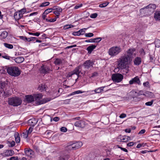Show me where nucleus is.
I'll use <instances>...</instances> for the list:
<instances>
[{
    "instance_id": "61",
    "label": "nucleus",
    "mask_w": 160,
    "mask_h": 160,
    "mask_svg": "<svg viewBox=\"0 0 160 160\" xmlns=\"http://www.w3.org/2000/svg\"><path fill=\"white\" fill-rule=\"evenodd\" d=\"M146 132V130L144 129H142L138 133V134H142Z\"/></svg>"
},
{
    "instance_id": "50",
    "label": "nucleus",
    "mask_w": 160,
    "mask_h": 160,
    "mask_svg": "<svg viewBox=\"0 0 160 160\" xmlns=\"http://www.w3.org/2000/svg\"><path fill=\"white\" fill-rule=\"evenodd\" d=\"M26 9L25 8H23L20 10L18 11V12H20V14H22V17L23 14L26 12Z\"/></svg>"
},
{
    "instance_id": "30",
    "label": "nucleus",
    "mask_w": 160,
    "mask_h": 160,
    "mask_svg": "<svg viewBox=\"0 0 160 160\" xmlns=\"http://www.w3.org/2000/svg\"><path fill=\"white\" fill-rule=\"evenodd\" d=\"M85 92V91H83L82 92V91L81 90H77V91H75V92H72L71 94H69L68 95V96H72V95H75V94H76L82 93L84 92Z\"/></svg>"
},
{
    "instance_id": "10",
    "label": "nucleus",
    "mask_w": 160,
    "mask_h": 160,
    "mask_svg": "<svg viewBox=\"0 0 160 160\" xmlns=\"http://www.w3.org/2000/svg\"><path fill=\"white\" fill-rule=\"evenodd\" d=\"M93 64V62L92 61L87 60L84 63L83 66L85 68L88 69L92 67Z\"/></svg>"
},
{
    "instance_id": "54",
    "label": "nucleus",
    "mask_w": 160,
    "mask_h": 160,
    "mask_svg": "<svg viewBox=\"0 0 160 160\" xmlns=\"http://www.w3.org/2000/svg\"><path fill=\"white\" fill-rule=\"evenodd\" d=\"M98 16V14L96 13H94L91 14L90 16V17L92 18H95Z\"/></svg>"
},
{
    "instance_id": "51",
    "label": "nucleus",
    "mask_w": 160,
    "mask_h": 160,
    "mask_svg": "<svg viewBox=\"0 0 160 160\" xmlns=\"http://www.w3.org/2000/svg\"><path fill=\"white\" fill-rule=\"evenodd\" d=\"M143 85L144 87L145 88L149 87L150 86L149 82L148 81L144 82L143 83Z\"/></svg>"
},
{
    "instance_id": "19",
    "label": "nucleus",
    "mask_w": 160,
    "mask_h": 160,
    "mask_svg": "<svg viewBox=\"0 0 160 160\" xmlns=\"http://www.w3.org/2000/svg\"><path fill=\"white\" fill-rule=\"evenodd\" d=\"M26 100L28 103H31L34 101V98L31 95H28L26 96Z\"/></svg>"
},
{
    "instance_id": "27",
    "label": "nucleus",
    "mask_w": 160,
    "mask_h": 160,
    "mask_svg": "<svg viewBox=\"0 0 160 160\" xmlns=\"http://www.w3.org/2000/svg\"><path fill=\"white\" fill-rule=\"evenodd\" d=\"M105 87V86H103L97 88L94 90V91L96 93H100L103 91V89Z\"/></svg>"
},
{
    "instance_id": "37",
    "label": "nucleus",
    "mask_w": 160,
    "mask_h": 160,
    "mask_svg": "<svg viewBox=\"0 0 160 160\" xmlns=\"http://www.w3.org/2000/svg\"><path fill=\"white\" fill-rule=\"evenodd\" d=\"M2 57L7 60H10L13 59V57L8 56L7 54H5V55H2Z\"/></svg>"
},
{
    "instance_id": "52",
    "label": "nucleus",
    "mask_w": 160,
    "mask_h": 160,
    "mask_svg": "<svg viewBox=\"0 0 160 160\" xmlns=\"http://www.w3.org/2000/svg\"><path fill=\"white\" fill-rule=\"evenodd\" d=\"M33 130V128L32 127H30L28 129V130H26V131L27 132V133L28 135L30 134L31 132H32Z\"/></svg>"
},
{
    "instance_id": "20",
    "label": "nucleus",
    "mask_w": 160,
    "mask_h": 160,
    "mask_svg": "<svg viewBox=\"0 0 160 160\" xmlns=\"http://www.w3.org/2000/svg\"><path fill=\"white\" fill-rule=\"evenodd\" d=\"M96 46L95 45H92L88 46L86 49L88 51V53L89 54H91L92 51L96 48Z\"/></svg>"
},
{
    "instance_id": "49",
    "label": "nucleus",
    "mask_w": 160,
    "mask_h": 160,
    "mask_svg": "<svg viewBox=\"0 0 160 160\" xmlns=\"http://www.w3.org/2000/svg\"><path fill=\"white\" fill-rule=\"evenodd\" d=\"M85 36L86 37H93L94 35L92 33H86L85 34Z\"/></svg>"
},
{
    "instance_id": "17",
    "label": "nucleus",
    "mask_w": 160,
    "mask_h": 160,
    "mask_svg": "<svg viewBox=\"0 0 160 160\" xmlns=\"http://www.w3.org/2000/svg\"><path fill=\"white\" fill-rule=\"evenodd\" d=\"M18 11L14 13V18L15 20H18L21 18L22 17V14H20Z\"/></svg>"
},
{
    "instance_id": "45",
    "label": "nucleus",
    "mask_w": 160,
    "mask_h": 160,
    "mask_svg": "<svg viewBox=\"0 0 160 160\" xmlns=\"http://www.w3.org/2000/svg\"><path fill=\"white\" fill-rule=\"evenodd\" d=\"M153 102L154 100H152L150 102H148L145 103V105L147 106H151L153 104Z\"/></svg>"
},
{
    "instance_id": "59",
    "label": "nucleus",
    "mask_w": 160,
    "mask_h": 160,
    "mask_svg": "<svg viewBox=\"0 0 160 160\" xmlns=\"http://www.w3.org/2000/svg\"><path fill=\"white\" fill-rule=\"evenodd\" d=\"M55 10L59 12L60 13L62 11V9L60 7H58L56 8Z\"/></svg>"
},
{
    "instance_id": "22",
    "label": "nucleus",
    "mask_w": 160,
    "mask_h": 160,
    "mask_svg": "<svg viewBox=\"0 0 160 160\" xmlns=\"http://www.w3.org/2000/svg\"><path fill=\"white\" fill-rule=\"evenodd\" d=\"M141 63V59L140 57H137L135 58L134 61V64L138 66Z\"/></svg>"
},
{
    "instance_id": "47",
    "label": "nucleus",
    "mask_w": 160,
    "mask_h": 160,
    "mask_svg": "<svg viewBox=\"0 0 160 160\" xmlns=\"http://www.w3.org/2000/svg\"><path fill=\"white\" fill-rule=\"evenodd\" d=\"M57 19V18L56 17L53 19H48L47 18H46V21L47 22H55L56 20V19Z\"/></svg>"
},
{
    "instance_id": "43",
    "label": "nucleus",
    "mask_w": 160,
    "mask_h": 160,
    "mask_svg": "<svg viewBox=\"0 0 160 160\" xmlns=\"http://www.w3.org/2000/svg\"><path fill=\"white\" fill-rule=\"evenodd\" d=\"M108 2H106L102 4H101L99 5V7L100 8H104L107 6L108 4Z\"/></svg>"
},
{
    "instance_id": "3",
    "label": "nucleus",
    "mask_w": 160,
    "mask_h": 160,
    "mask_svg": "<svg viewBox=\"0 0 160 160\" xmlns=\"http://www.w3.org/2000/svg\"><path fill=\"white\" fill-rule=\"evenodd\" d=\"M8 73L10 75L14 76L17 77L21 74V72L18 67L12 66L9 67L7 69Z\"/></svg>"
},
{
    "instance_id": "33",
    "label": "nucleus",
    "mask_w": 160,
    "mask_h": 160,
    "mask_svg": "<svg viewBox=\"0 0 160 160\" xmlns=\"http://www.w3.org/2000/svg\"><path fill=\"white\" fill-rule=\"evenodd\" d=\"M46 87V86L44 85L41 84V86L38 87V89L39 90L41 91L44 90L46 91L47 90Z\"/></svg>"
},
{
    "instance_id": "63",
    "label": "nucleus",
    "mask_w": 160,
    "mask_h": 160,
    "mask_svg": "<svg viewBox=\"0 0 160 160\" xmlns=\"http://www.w3.org/2000/svg\"><path fill=\"white\" fill-rule=\"evenodd\" d=\"M19 37L21 39L26 42V37L24 36H20Z\"/></svg>"
},
{
    "instance_id": "58",
    "label": "nucleus",
    "mask_w": 160,
    "mask_h": 160,
    "mask_svg": "<svg viewBox=\"0 0 160 160\" xmlns=\"http://www.w3.org/2000/svg\"><path fill=\"white\" fill-rule=\"evenodd\" d=\"M72 35L74 36H80V35L79 31L73 32L72 33Z\"/></svg>"
},
{
    "instance_id": "25",
    "label": "nucleus",
    "mask_w": 160,
    "mask_h": 160,
    "mask_svg": "<svg viewBox=\"0 0 160 160\" xmlns=\"http://www.w3.org/2000/svg\"><path fill=\"white\" fill-rule=\"evenodd\" d=\"M130 139V137L126 136H122L120 138L121 141L122 142H127Z\"/></svg>"
},
{
    "instance_id": "21",
    "label": "nucleus",
    "mask_w": 160,
    "mask_h": 160,
    "mask_svg": "<svg viewBox=\"0 0 160 160\" xmlns=\"http://www.w3.org/2000/svg\"><path fill=\"white\" fill-rule=\"evenodd\" d=\"M24 59V58L22 57H18L14 59L15 62L18 63L22 62Z\"/></svg>"
},
{
    "instance_id": "48",
    "label": "nucleus",
    "mask_w": 160,
    "mask_h": 160,
    "mask_svg": "<svg viewBox=\"0 0 160 160\" xmlns=\"http://www.w3.org/2000/svg\"><path fill=\"white\" fill-rule=\"evenodd\" d=\"M102 40L101 38H93V42H98Z\"/></svg>"
},
{
    "instance_id": "28",
    "label": "nucleus",
    "mask_w": 160,
    "mask_h": 160,
    "mask_svg": "<svg viewBox=\"0 0 160 160\" xmlns=\"http://www.w3.org/2000/svg\"><path fill=\"white\" fill-rule=\"evenodd\" d=\"M43 95L41 93H36L34 95V97L35 100H39L42 98Z\"/></svg>"
},
{
    "instance_id": "4",
    "label": "nucleus",
    "mask_w": 160,
    "mask_h": 160,
    "mask_svg": "<svg viewBox=\"0 0 160 160\" xmlns=\"http://www.w3.org/2000/svg\"><path fill=\"white\" fill-rule=\"evenodd\" d=\"M122 50V49L120 47L114 46L109 49L108 54L111 57H114L119 54Z\"/></svg>"
},
{
    "instance_id": "64",
    "label": "nucleus",
    "mask_w": 160,
    "mask_h": 160,
    "mask_svg": "<svg viewBox=\"0 0 160 160\" xmlns=\"http://www.w3.org/2000/svg\"><path fill=\"white\" fill-rule=\"evenodd\" d=\"M85 42H93V38H91L88 40H86L85 41Z\"/></svg>"
},
{
    "instance_id": "18",
    "label": "nucleus",
    "mask_w": 160,
    "mask_h": 160,
    "mask_svg": "<svg viewBox=\"0 0 160 160\" xmlns=\"http://www.w3.org/2000/svg\"><path fill=\"white\" fill-rule=\"evenodd\" d=\"M7 85V84L4 82H0V91L2 92H4V90L6 89V87Z\"/></svg>"
},
{
    "instance_id": "14",
    "label": "nucleus",
    "mask_w": 160,
    "mask_h": 160,
    "mask_svg": "<svg viewBox=\"0 0 160 160\" xmlns=\"http://www.w3.org/2000/svg\"><path fill=\"white\" fill-rule=\"evenodd\" d=\"M14 154V152L12 150H7L1 154L2 156L4 157L11 156Z\"/></svg>"
},
{
    "instance_id": "15",
    "label": "nucleus",
    "mask_w": 160,
    "mask_h": 160,
    "mask_svg": "<svg viewBox=\"0 0 160 160\" xmlns=\"http://www.w3.org/2000/svg\"><path fill=\"white\" fill-rule=\"evenodd\" d=\"M72 147L74 150H76L80 148L82 145V143L81 142H78L74 143H72Z\"/></svg>"
},
{
    "instance_id": "7",
    "label": "nucleus",
    "mask_w": 160,
    "mask_h": 160,
    "mask_svg": "<svg viewBox=\"0 0 160 160\" xmlns=\"http://www.w3.org/2000/svg\"><path fill=\"white\" fill-rule=\"evenodd\" d=\"M156 8V6L154 4H150L146 7L141 8L140 9V11L141 12H143V10H145V11L148 12V11H150L153 12V11Z\"/></svg>"
},
{
    "instance_id": "6",
    "label": "nucleus",
    "mask_w": 160,
    "mask_h": 160,
    "mask_svg": "<svg viewBox=\"0 0 160 160\" xmlns=\"http://www.w3.org/2000/svg\"><path fill=\"white\" fill-rule=\"evenodd\" d=\"M123 76L121 74L116 73L113 74L112 76V79L115 83H119L122 81Z\"/></svg>"
},
{
    "instance_id": "5",
    "label": "nucleus",
    "mask_w": 160,
    "mask_h": 160,
    "mask_svg": "<svg viewBox=\"0 0 160 160\" xmlns=\"http://www.w3.org/2000/svg\"><path fill=\"white\" fill-rule=\"evenodd\" d=\"M124 55L128 58L130 60V58H132L135 57L136 55V49L135 48H130L128 49Z\"/></svg>"
},
{
    "instance_id": "32",
    "label": "nucleus",
    "mask_w": 160,
    "mask_h": 160,
    "mask_svg": "<svg viewBox=\"0 0 160 160\" xmlns=\"http://www.w3.org/2000/svg\"><path fill=\"white\" fill-rule=\"evenodd\" d=\"M50 99L49 98H44L42 100L40 101V102H39V104H41L45 103L47 102H48L50 101Z\"/></svg>"
},
{
    "instance_id": "29",
    "label": "nucleus",
    "mask_w": 160,
    "mask_h": 160,
    "mask_svg": "<svg viewBox=\"0 0 160 160\" xmlns=\"http://www.w3.org/2000/svg\"><path fill=\"white\" fill-rule=\"evenodd\" d=\"M152 93L150 92L147 91L145 93L143 92V91H140L138 93V96L143 95H144L147 96V94H150L151 95L152 94Z\"/></svg>"
},
{
    "instance_id": "44",
    "label": "nucleus",
    "mask_w": 160,
    "mask_h": 160,
    "mask_svg": "<svg viewBox=\"0 0 160 160\" xmlns=\"http://www.w3.org/2000/svg\"><path fill=\"white\" fill-rule=\"evenodd\" d=\"M53 10V9L51 8H48L44 12H45V14L46 13L47 15L49 13L51 12Z\"/></svg>"
},
{
    "instance_id": "1",
    "label": "nucleus",
    "mask_w": 160,
    "mask_h": 160,
    "mask_svg": "<svg viewBox=\"0 0 160 160\" xmlns=\"http://www.w3.org/2000/svg\"><path fill=\"white\" fill-rule=\"evenodd\" d=\"M129 60L124 54L121 56L117 60L118 67L120 69H124L128 67Z\"/></svg>"
},
{
    "instance_id": "2",
    "label": "nucleus",
    "mask_w": 160,
    "mask_h": 160,
    "mask_svg": "<svg viewBox=\"0 0 160 160\" xmlns=\"http://www.w3.org/2000/svg\"><path fill=\"white\" fill-rule=\"evenodd\" d=\"M8 102L10 105L13 107H18L21 105L22 100L21 98L19 97H15L9 98Z\"/></svg>"
},
{
    "instance_id": "35",
    "label": "nucleus",
    "mask_w": 160,
    "mask_h": 160,
    "mask_svg": "<svg viewBox=\"0 0 160 160\" xmlns=\"http://www.w3.org/2000/svg\"><path fill=\"white\" fill-rule=\"evenodd\" d=\"M14 136L16 142L17 143H19L20 141V138L19 134H15Z\"/></svg>"
},
{
    "instance_id": "13",
    "label": "nucleus",
    "mask_w": 160,
    "mask_h": 160,
    "mask_svg": "<svg viewBox=\"0 0 160 160\" xmlns=\"http://www.w3.org/2000/svg\"><path fill=\"white\" fill-rule=\"evenodd\" d=\"M74 125L76 127L83 128L85 126V122L83 120H80L75 122Z\"/></svg>"
},
{
    "instance_id": "55",
    "label": "nucleus",
    "mask_w": 160,
    "mask_h": 160,
    "mask_svg": "<svg viewBox=\"0 0 160 160\" xmlns=\"http://www.w3.org/2000/svg\"><path fill=\"white\" fill-rule=\"evenodd\" d=\"M117 147H118V148H120L124 152H128V150L125 148H122L119 146V145H117Z\"/></svg>"
},
{
    "instance_id": "56",
    "label": "nucleus",
    "mask_w": 160,
    "mask_h": 160,
    "mask_svg": "<svg viewBox=\"0 0 160 160\" xmlns=\"http://www.w3.org/2000/svg\"><path fill=\"white\" fill-rule=\"evenodd\" d=\"M56 15V18H57L59 17V16L60 15V13L56 11L53 12Z\"/></svg>"
},
{
    "instance_id": "23",
    "label": "nucleus",
    "mask_w": 160,
    "mask_h": 160,
    "mask_svg": "<svg viewBox=\"0 0 160 160\" xmlns=\"http://www.w3.org/2000/svg\"><path fill=\"white\" fill-rule=\"evenodd\" d=\"M8 35V32L6 31H3L0 35V38L1 39H5Z\"/></svg>"
},
{
    "instance_id": "41",
    "label": "nucleus",
    "mask_w": 160,
    "mask_h": 160,
    "mask_svg": "<svg viewBox=\"0 0 160 160\" xmlns=\"http://www.w3.org/2000/svg\"><path fill=\"white\" fill-rule=\"evenodd\" d=\"M69 158V156L68 155H66L64 157H60L58 160H68Z\"/></svg>"
},
{
    "instance_id": "53",
    "label": "nucleus",
    "mask_w": 160,
    "mask_h": 160,
    "mask_svg": "<svg viewBox=\"0 0 160 160\" xmlns=\"http://www.w3.org/2000/svg\"><path fill=\"white\" fill-rule=\"evenodd\" d=\"M7 160H18V157H12L8 159Z\"/></svg>"
},
{
    "instance_id": "34",
    "label": "nucleus",
    "mask_w": 160,
    "mask_h": 160,
    "mask_svg": "<svg viewBox=\"0 0 160 160\" xmlns=\"http://www.w3.org/2000/svg\"><path fill=\"white\" fill-rule=\"evenodd\" d=\"M4 46L6 48L10 49H12L13 48V46L12 45L6 43H4L3 44Z\"/></svg>"
},
{
    "instance_id": "36",
    "label": "nucleus",
    "mask_w": 160,
    "mask_h": 160,
    "mask_svg": "<svg viewBox=\"0 0 160 160\" xmlns=\"http://www.w3.org/2000/svg\"><path fill=\"white\" fill-rule=\"evenodd\" d=\"M139 52L140 53V56L142 57H143L145 54V52L144 49L142 48L140 50Z\"/></svg>"
},
{
    "instance_id": "60",
    "label": "nucleus",
    "mask_w": 160,
    "mask_h": 160,
    "mask_svg": "<svg viewBox=\"0 0 160 160\" xmlns=\"http://www.w3.org/2000/svg\"><path fill=\"white\" fill-rule=\"evenodd\" d=\"M134 142H131L127 143V146L128 147H131L133 146L134 144Z\"/></svg>"
},
{
    "instance_id": "16",
    "label": "nucleus",
    "mask_w": 160,
    "mask_h": 160,
    "mask_svg": "<svg viewBox=\"0 0 160 160\" xmlns=\"http://www.w3.org/2000/svg\"><path fill=\"white\" fill-rule=\"evenodd\" d=\"M38 121L37 119L32 118L29 119L28 121V123L29 125L31 126H34L37 123Z\"/></svg>"
},
{
    "instance_id": "9",
    "label": "nucleus",
    "mask_w": 160,
    "mask_h": 160,
    "mask_svg": "<svg viewBox=\"0 0 160 160\" xmlns=\"http://www.w3.org/2000/svg\"><path fill=\"white\" fill-rule=\"evenodd\" d=\"M129 84L130 85L135 84L141 85V83L139 77L138 76H136L129 81Z\"/></svg>"
},
{
    "instance_id": "40",
    "label": "nucleus",
    "mask_w": 160,
    "mask_h": 160,
    "mask_svg": "<svg viewBox=\"0 0 160 160\" xmlns=\"http://www.w3.org/2000/svg\"><path fill=\"white\" fill-rule=\"evenodd\" d=\"M88 28H84L82 29H81L79 30V32L80 34V35H83L84 34L85 31L87 29H88Z\"/></svg>"
},
{
    "instance_id": "11",
    "label": "nucleus",
    "mask_w": 160,
    "mask_h": 160,
    "mask_svg": "<svg viewBox=\"0 0 160 160\" xmlns=\"http://www.w3.org/2000/svg\"><path fill=\"white\" fill-rule=\"evenodd\" d=\"M50 71V68L46 65L42 66L40 69V72L44 74L48 73Z\"/></svg>"
},
{
    "instance_id": "12",
    "label": "nucleus",
    "mask_w": 160,
    "mask_h": 160,
    "mask_svg": "<svg viewBox=\"0 0 160 160\" xmlns=\"http://www.w3.org/2000/svg\"><path fill=\"white\" fill-rule=\"evenodd\" d=\"M25 153L26 155L30 157H32L34 156V152L31 149L25 148L24 150Z\"/></svg>"
},
{
    "instance_id": "62",
    "label": "nucleus",
    "mask_w": 160,
    "mask_h": 160,
    "mask_svg": "<svg viewBox=\"0 0 160 160\" xmlns=\"http://www.w3.org/2000/svg\"><path fill=\"white\" fill-rule=\"evenodd\" d=\"M126 117V115L124 113H122L119 116L120 118H125Z\"/></svg>"
},
{
    "instance_id": "8",
    "label": "nucleus",
    "mask_w": 160,
    "mask_h": 160,
    "mask_svg": "<svg viewBox=\"0 0 160 160\" xmlns=\"http://www.w3.org/2000/svg\"><path fill=\"white\" fill-rule=\"evenodd\" d=\"M80 72L79 68L77 67L72 72L69 73L67 74V77L69 78L71 77L74 74H76L77 76V78L76 80H77L78 78Z\"/></svg>"
},
{
    "instance_id": "57",
    "label": "nucleus",
    "mask_w": 160,
    "mask_h": 160,
    "mask_svg": "<svg viewBox=\"0 0 160 160\" xmlns=\"http://www.w3.org/2000/svg\"><path fill=\"white\" fill-rule=\"evenodd\" d=\"M60 130L61 132H66L67 131V128L64 127H62L60 129Z\"/></svg>"
},
{
    "instance_id": "31",
    "label": "nucleus",
    "mask_w": 160,
    "mask_h": 160,
    "mask_svg": "<svg viewBox=\"0 0 160 160\" xmlns=\"http://www.w3.org/2000/svg\"><path fill=\"white\" fill-rule=\"evenodd\" d=\"M154 43L156 47L158 48L160 47V39H155Z\"/></svg>"
},
{
    "instance_id": "38",
    "label": "nucleus",
    "mask_w": 160,
    "mask_h": 160,
    "mask_svg": "<svg viewBox=\"0 0 160 160\" xmlns=\"http://www.w3.org/2000/svg\"><path fill=\"white\" fill-rule=\"evenodd\" d=\"M28 134L27 133L26 130L24 131V132L21 134V137H22L24 138H26L28 136Z\"/></svg>"
},
{
    "instance_id": "46",
    "label": "nucleus",
    "mask_w": 160,
    "mask_h": 160,
    "mask_svg": "<svg viewBox=\"0 0 160 160\" xmlns=\"http://www.w3.org/2000/svg\"><path fill=\"white\" fill-rule=\"evenodd\" d=\"M72 142H70L69 144L67 146V148L69 150H74L72 147Z\"/></svg>"
},
{
    "instance_id": "42",
    "label": "nucleus",
    "mask_w": 160,
    "mask_h": 160,
    "mask_svg": "<svg viewBox=\"0 0 160 160\" xmlns=\"http://www.w3.org/2000/svg\"><path fill=\"white\" fill-rule=\"evenodd\" d=\"M29 35L33 36H38L40 34V33L38 32H37L36 33H33L31 32H29L28 33Z\"/></svg>"
},
{
    "instance_id": "26",
    "label": "nucleus",
    "mask_w": 160,
    "mask_h": 160,
    "mask_svg": "<svg viewBox=\"0 0 160 160\" xmlns=\"http://www.w3.org/2000/svg\"><path fill=\"white\" fill-rule=\"evenodd\" d=\"M63 60L62 59L57 58L54 61V64L56 65H59L62 63Z\"/></svg>"
},
{
    "instance_id": "39",
    "label": "nucleus",
    "mask_w": 160,
    "mask_h": 160,
    "mask_svg": "<svg viewBox=\"0 0 160 160\" xmlns=\"http://www.w3.org/2000/svg\"><path fill=\"white\" fill-rule=\"evenodd\" d=\"M50 4L49 2H44L42 3L39 6L40 7H44L47 6L49 5Z\"/></svg>"
},
{
    "instance_id": "24",
    "label": "nucleus",
    "mask_w": 160,
    "mask_h": 160,
    "mask_svg": "<svg viewBox=\"0 0 160 160\" xmlns=\"http://www.w3.org/2000/svg\"><path fill=\"white\" fill-rule=\"evenodd\" d=\"M154 18L156 20H160V11H156L154 13Z\"/></svg>"
}]
</instances>
